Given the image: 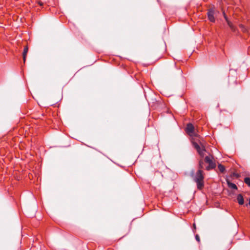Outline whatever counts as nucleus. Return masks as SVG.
Listing matches in <instances>:
<instances>
[{
    "label": "nucleus",
    "mask_w": 250,
    "mask_h": 250,
    "mask_svg": "<svg viewBox=\"0 0 250 250\" xmlns=\"http://www.w3.org/2000/svg\"><path fill=\"white\" fill-rule=\"evenodd\" d=\"M204 161L208 164V166L206 167L207 170H210V169H214L216 167V164L213 161V157L211 155H209L205 157L204 161L200 159L199 162V168H203Z\"/></svg>",
    "instance_id": "7ed1b4c3"
},
{
    "label": "nucleus",
    "mask_w": 250,
    "mask_h": 250,
    "mask_svg": "<svg viewBox=\"0 0 250 250\" xmlns=\"http://www.w3.org/2000/svg\"><path fill=\"white\" fill-rule=\"evenodd\" d=\"M226 22H227V24L229 26V27L233 24L230 21H229V20L228 21H227Z\"/></svg>",
    "instance_id": "4468645a"
},
{
    "label": "nucleus",
    "mask_w": 250,
    "mask_h": 250,
    "mask_svg": "<svg viewBox=\"0 0 250 250\" xmlns=\"http://www.w3.org/2000/svg\"><path fill=\"white\" fill-rule=\"evenodd\" d=\"M185 132L188 133V126H186L185 128Z\"/></svg>",
    "instance_id": "dca6fc26"
},
{
    "label": "nucleus",
    "mask_w": 250,
    "mask_h": 250,
    "mask_svg": "<svg viewBox=\"0 0 250 250\" xmlns=\"http://www.w3.org/2000/svg\"><path fill=\"white\" fill-rule=\"evenodd\" d=\"M229 28H230V29L232 31H233V32L236 31V28L233 24L230 26Z\"/></svg>",
    "instance_id": "9b49d317"
},
{
    "label": "nucleus",
    "mask_w": 250,
    "mask_h": 250,
    "mask_svg": "<svg viewBox=\"0 0 250 250\" xmlns=\"http://www.w3.org/2000/svg\"><path fill=\"white\" fill-rule=\"evenodd\" d=\"M195 239L197 240V241H198V242H200V237H199V236L197 234L195 236Z\"/></svg>",
    "instance_id": "2eb2a0df"
},
{
    "label": "nucleus",
    "mask_w": 250,
    "mask_h": 250,
    "mask_svg": "<svg viewBox=\"0 0 250 250\" xmlns=\"http://www.w3.org/2000/svg\"><path fill=\"white\" fill-rule=\"evenodd\" d=\"M190 176L196 183L198 189H202L204 187V175L203 171L200 168L195 173L191 172Z\"/></svg>",
    "instance_id": "f03ea898"
},
{
    "label": "nucleus",
    "mask_w": 250,
    "mask_h": 250,
    "mask_svg": "<svg viewBox=\"0 0 250 250\" xmlns=\"http://www.w3.org/2000/svg\"><path fill=\"white\" fill-rule=\"evenodd\" d=\"M227 184H228V187L229 188L233 189H237V187L235 184L231 183L229 181H227Z\"/></svg>",
    "instance_id": "0eeeda50"
},
{
    "label": "nucleus",
    "mask_w": 250,
    "mask_h": 250,
    "mask_svg": "<svg viewBox=\"0 0 250 250\" xmlns=\"http://www.w3.org/2000/svg\"><path fill=\"white\" fill-rule=\"evenodd\" d=\"M226 22H227V24L229 26V27L233 24L230 21H229V20L228 21H227Z\"/></svg>",
    "instance_id": "ddd939ff"
},
{
    "label": "nucleus",
    "mask_w": 250,
    "mask_h": 250,
    "mask_svg": "<svg viewBox=\"0 0 250 250\" xmlns=\"http://www.w3.org/2000/svg\"><path fill=\"white\" fill-rule=\"evenodd\" d=\"M244 182L249 186L250 187V178L246 177L244 179Z\"/></svg>",
    "instance_id": "1a4fd4ad"
},
{
    "label": "nucleus",
    "mask_w": 250,
    "mask_h": 250,
    "mask_svg": "<svg viewBox=\"0 0 250 250\" xmlns=\"http://www.w3.org/2000/svg\"><path fill=\"white\" fill-rule=\"evenodd\" d=\"M223 16H224V17L226 21H228L229 19L224 11L223 12Z\"/></svg>",
    "instance_id": "f8f14e48"
},
{
    "label": "nucleus",
    "mask_w": 250,
    "mask_h": 250,
    "mask_svg": "<svg viewBox=\"0 0 250 250\" xmlns=\"http://www.w3.org/2000/svg\"><path fill=\"white\" fill-rule=\"evenodd\" d=\"M237 200L239 203V204L242 205L244 204V201L243 197L241 194H238L237 197Z\"/></svg>",
    "instance_id": "423d86ee"
},
{
    "label": "nucleus",
    "mask_w": 250,
    "mask_h": 250,
    "mask_svg": "<svg viewBox=\"0 0 250 250\" xmlns=\"http://www.w3.org/2000/svg\"><path fill=\"white\" fill-rule=\"evenodd\" d=\"M239 26L242 29V31L243 32H246L247 31V29H246V28H245V26L243 24H240L239 25Z\"/></svg>",
    "instance_id": "9d476101"
},
{
    "label": "nucleus",
    "mask_w": 250,
    "mask_h": 250,
    "mask_svg": "<svg viewBox=\"0 0 250 250\" xmlns=\"http://www.w3.org/2000/svg\"><path fill=\"white\" fill-rule=\"evenodd\" d=\"M249 205H250V200H249Z\"/></svg>",
    "instance_id": "6ab92c4d"
},
{
    "label": "nucleus",
    "mask_w": 250,
    "mask_h": 250,
    "mask_svg": "<svg viewBox=\"0 0 250 250\" xmlns=\"http://www.w3.org/2000/svg\"><path fill=\"white\" fill-rule=\"evenodd\" d=\"M218 169L219 170V171L221 172V173H224L225 171V167L224 166H223L221 164H219L218 166Z\"/></svg>",
    "instance_id": "6e6552de"
},
{
    "label": "nucleus",
    "mask_w": 250,
    "mask_h": 250,
    "mask_svg": "<svg viewBox=\"0 0 250 250\" xmlns=\"http://www.w3.org/2000/svg\"><path fill=\"white\" fill-rule=\"evenodd\" d=\"M39 3L41 5H42V3H41V2H39Z\"/></svg>",
    "instance_id": "f3484780"
},
{
    "label": "nucleus",
    "mask_w": 250,
    "mask_h": 250,
    "mask_svg": "<svg viewBox=\"0 0 250 250\" xmlns=\"http://www.w3.org/2000/svg\"><path fill=\"white\" fill-rule=\"evenodd\" d=\"M214 12L213 9H209L208 12V19L210 21L214 22L215 21V18L214 16Z\"/></svg>",
    "instance_id": "20e7f679"
},
{
    "label": "nucleus",
    "mask_w": 250,
    "mask_h": 250,
    "mask_svg": "<svg viewBox=\"0 0 250 250\" xmlns=\"http://www.w3.org/2000/svg\"><path fill=\"white\" fill-rule=\"evenodd\" d=\"M28 51V47L27 45H26L24 47V49H23V53H22L23 61L24 63H25V62L26 61V56H27Z\"/></svg>",
    "instance_id": "39448f33"
},
{
    "label": "nucleus",
    "mask_w": 250,
    "mask_h": 250,
    "mask_svg": "<svg viewBox=\"0 0 250 250\" xmlns=\"http://www.w3.org/2000/svg\"><path fill=\"white\" fill-rule=\"evenodd\" d=\"M193 129L194 126H188V136L191 137L190 141L193 146L196 149L200 157L203 158L206 150L199 140V136L193 132Z\"/></svg>",
    "instance_id": "f257e3e1"
},
{
    "label": "nucleus",
    "mask_w": 250,
    "mask_h": 250,
    "mask_svg": "<svg viewBox=\"0 0 250 250\" xmlns=\"http://www.w3.org/2000/svg\"><path fill=\"white\" fill-rule=\"evenodd\" d=\"M192 125L191 123H188V125Z\"/></svg>",
    "instance_id": "a211bd4d"
}]
</instances>
